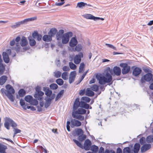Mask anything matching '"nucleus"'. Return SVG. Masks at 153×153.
Segmentation results:
<instances>
[{
	"instance_id": "41",
	"label": "nucleus",
	"mask_w": 153,
	"mask_h": 153,
	"mask_svg": "<svg viewBox=\"0 0 153 153\" xmlns=\"http://www.w3.org/2000/svg\"><path fill=\"white\" fill-rule=\"evenodd\" d=\"M69 66L70 68L72 70H74L76 68V66L72 62H69Z\"/></svg>"
},
{
	"instance_id": "28",
	"label": "nucleus",
	"mask_w": 153,
	"mask_h": 153,
	"mask_svg": "<svg viewBox=\"0 0 153 153\" xmlns=\"http://www.w3.org/2000/svg\"><path fill=\"white\" fill-rule=\"evenodd\" d=\"M57 32V30L55 28L51 29L50 31L48 32V34L51 36L52 37Z\"/></svg>"
},
{
	"instance_id": "48",
	"label": "nucleus",
	"mask_w": 153,
	"mask_h": 153,
	"mask_svg": "<svg viewBox=\"0 0 153 153\" xmlns=\"http://www.w3.org/2000/svg\"><path fill=\"white\" fill-rule=\"evenodd\" d=\"M105 45L107 46L108 47L110 48H111L114 50H117V48L115 46H114L113 45H112L109 44H107L106 43L105 44Z\"/></svg>"
},
{
	"instance_id": "58",
	"label": "nucleus",
	"mask_w": 153,
	"mask_h": 153,
	"mask_svg": "<svg viewBox=\"0 0 153 153\" xmlns=\"http://www.w3.org/2000/svg\"><path fill=\"white\" fill-rule=\"evenodd\" d=\"M75 79V78L69 77V82L71 84L73 82L74 80Z\"/></svg>"
},
{
	"instance_id": "10",
	"label": "nucleus",
	"mask_w": 153,
	"mask_h": 153,
	"mask_svg": "<svg viewBox=\"0 0 153 153\" xmlns=\"http://www.w3.org/2000/svg\"><path fill=\"white\" fill-rule=\"evenodd\" d=\"M91 141L88 139H86L84 142L83 149H84L86 151L89 150L91 147Z\"/></svg>"
},
{
	"instance_id": "30",
	"label": "nucleus",
	"mask_w": 153,
	"mask_h": 153,
	"mask_svg": "<svg viewBox=\"0 0 153 153\" xmlns=\"http://www.w3.org/2000/svg\"><path fill=\"white\" fill-rule=\"evenodd\" d=\"M23 24V23L22 21H21L20 22L16 23L15 25L11 26V27L13 29H15L19 27L21 25Z\"/></svg>"
},
{
	"instance_id": "51",
	"label": "nucleus",
	"mask_w": 153,
	"mask_h": 153,
	"mask_svg": "<svg viewBox=\"0 0 153 153\" xmlns=\"http://www.w3.org/2000/svg\"><path fill=\"white\" fill-rule=\"evenodd\" d=\"M61 73L59 71H57L55 73V76L56 78H59L60 77L61 75Z\"/></svg>"
},
{
	"instance_id": "54",
	"label": "nucleus",
	"mask_w": 153,
	"mask_h": 153,
	"mask_svg": "<svg viewBox=\"0 0 153 153\" xmlns=\"http://www.w3.org/2000/svg\"><path fill=\"white\" fill-rule=\"evenodd\" d=\"M61 1V2H57L56 3V5L57 6H61L64 3V0H60Z\"/></svg>"
},
{
	"instance_id": "36",
	"label": "nucleus",
	"mask_w": 153,
	"mask_h": 153,
	"mask_svg": "<svg viewBox=\"0 0 153 153\" xmlns=\"http://www.w3.org/2000/svg\"><path fill=\"white\" fill-rule=\"evenodd\" d=\"M153 136L150 135L148 136L146 138V141L148 143H151L153 140Z\"/></svg>"
},
{
	"instance_id": "45",
	"label": "nucleus",
	"mask_w": 153,
	"mask_h": 153,
	"mask_svg": "<svg viewBox=\"0 0 153 153\" xmlns=\"http://www.w3.org/2000/svg\"><path fill=\"white\" fill-rule=\"evenodd\" d=\"M79 140L80 141H82L86 138V136L83 134L79 136Z\"/></svg>"
},
{
	"instance_id": "61",
	"label": "nucleus",
	"mask_w": 153,
	"mask_h": 153,
	"mask_svg": "<svg viewBox=\"0 0 153 153\" xmlns=\"http://www.w3.org/2000/svg\"><path fill=\"white\" fill-rule=\"evenodd\" d=\"M85 76V74H83L82 75V76L81 79L79 80V82L77 83L76 84V85H78V84H79L82 81L83 79L84 78Z\"/></svg>"
},
{
	"instance_id": "62",
	"label": "nucleus",
	"mask_w": 153,
	"mask_h": 153,
	"mask_svg": "<svg viewBox=\"0 0 153 153\" xmlns=\"http://www.w3.org/2000/svg\"><path fill=\"white\" fill-rule=\"evenodd\" d=\"M38 96H42L44 94V93L42 91H39L37 92V94Z\"/></svg>"
},
{
	"instance_id": "15",
	"label": "nucleus",
	"mask_w": 153,
	"mask_h": 153,
	"mask_svg": "<svg viewBox=\"0 0 153 153\" xmlns=\"http://www.w3.org/2000/svg\"><path fill=\"white\" fill-rule=\"evenodd\" d=\"M142 71L141 69L139 67H136L133 70L132 74L135 76L139 75Z\"/></svg>"
},
{
	"instance_id": "29",
	"label": "nucleus",
	"mask_w": 153,
	"mask_h": 153,
	"mask_svg": "<svg viewBox=\"0 0 153 153\" xmlns=\"http://www.w3.org/2000/svg\"><path fill=\"white\" fill-rule=\"evenodd\" d=\"M20 103L21 106L25 110H26L27 107L28 105L25 104V102L24 100L22 99H21L20 100Z\"/></svg>"
},
{
	"instance_id": "46",
	"label": "nucleus",
	"mask_w": 153,
	"mask_h": 153,
	"mask_svg": "<svg viewBox=\"0 0 153 153\" xmlns=\"http://www.w3.org/2000/svg\"><path fill=\"white\" fill-rule=\"evenodd\" d=\"M76 132L79 136L83 134V133L82 130L80 128L78 129L76 131Z\"/></svg>"
},
{
	"instance_id": "38",
	"label": "nucleus",
	"mask_w": 153,
	"mask_h": 153,
	"mask_svg": "<svg viewBox=\"0 0 153 153\" xmlns=\"http://www.w3.org/2000/svg\"><path fill=\"white\" fill-rule=\"evenodd\" d=\"M73 140L78 146L83 149V146L81 143L75 139H73Z\"/></svg>"
},
{
	"instance_id": "19",
	"label": "nucleus",
	"mask_w": 153,
	"mask_h": 153,
	"mask_svg": "<svg viewBox=\"0 0 153 153\" xmlns=\"http://www.w3.org/2000/svg\"><path fill=\"white\" fill-rule=\"evenodd\" d=\"M79 114H75V113L74 112L72 113V116L73 118L78 119L81 121L83 120L84 119V117Z\"/></svg>"
},
{
	"instance_id": "14",
	"label": "nucleus",
	"mask_w": 153,
	"mask_h": 153,
	"mask_svg": "<svg viewBox=\"0 0 153 153\" xmlns=\"http://www.w3.org/2000/svg\"><path fill=\"white\" fill-rule=\"evenodd\" d=\"M113 71L114 75L117 76H119L121 74V69L118 66H114L113 69Z\"/></svg>"
},
{
	"instance_id": "11",
	"label": "nucleus",
	"mask_w": 153,
	"mask_h": 153,
	"mask_svg": "<svg viewBox=\"0 0 153 153\" xmlns=\"http://www.w3.org/2000/svg\"><path fill=\"white\" fill-rule=\"evenodd\" d=\"M70 126L72 128L74 126H79L81 125V123L80 121L74 119L72 120Z\"/></svg>"
},
{
	"instance_id": "7",
	"label": "nucleus",
	"mask_w": 153,
	"mask_h": 153,
	"mask_svg": "<svg viewBox=\"0 0 153 153\" xmlns=\"http://www.w3.org/2000/svg\"><path fill=\"white\" fill-rule=\"evenodd\" d=\"M120 66L123 68L122 70V72L123 74H127L130 71V67L126 63H120Z\"/></svg>"
},
{
	"instance_id": "52",
	"label": "nucleus",
	"mask_w": 153,
	"mask_h": 153,
	"mask_svg": "<svg viewBox=\"0 0 153 153\" xmlns=\"http://www.w3.org/2000/svg\"><path fill=\"white\" fill-rule=\"evenodd\" d=\"M73 36V33L71 32H68V42L69 38Z\"/></svg>"
},
{
	"instance_id": "13",
	"label": "nucleus",
	"mask_w": 153,
	"mask_h": 153,
	"mask_svg": "<svg viewBox=\"0 0 153 153\" xmlns=\"http://www.w3.org/2000/svg\"><path fill=\"white\" fill-rule=\"evenodd\" d=\"M55 97V95L53 94L51 95V98H48L47 99L45 104V108H47L50 106L52 100Z\"/></svg>"
},
{
	"instance_id": "35",
	"label": "nucleus",
	"mask_w": 153,
	"mask_h": 153,
	"mask_svg": "<svg viewBox=\"0 0 153 153\" xmlns=\"http://www.w3.org/2000/svg\"><path fill=\"white\" fill-rule=\"evenodd\" d=\"M85 67V65L83 62H82L80 63L79 70V73H81L82 72Z\"/></svg>"
},
{
	"instance_id": "2",
	"label": "nucleus",
	"mask_w": 153,
	"mask_h": 153,
	"mask_svg": "<svg viewBox=\"0 0 153 153\" xmlns=\"http://www.w3.org/2000/svg\"><path fill=\"white\" fill-rule=\"evenodd\" d=\"M63 30H59L57 33L56 36V39L58 40H62V42L63 44L67 43V33L64 34Z\"/></svg>"
},
{
	"instance_id": "40",
	"label": "nucleus",
	"mask_w": 153,
	"mask_h": 153,
	"mask_svg": "<svg viewBox=\"0 0 153 153\" xmlns=\"http://www.w3.org/2000/svg\"><path fill=\"white\" fill-rule=\"evenodd\" d=\"M5 67L3 64H0V74H3L5 70Z\"/></svg>"
},
{
	"instance_id": "44",
	"label": "nucleus",
	"mask_w": 153,
	"mask_h": 153,
	"mask_svg": "<svg viewBox=\"0 0 153 153\" xmlns=\"http://www.w3.org/2000/svg\"><path fill=\"white\" fill-rule=\"evenodd\" d=\"M56 83L59 85H61L63 84L64 82L62 79H58L56 80Z\"/></svg>"
},
{
	"instance_id": "57",
	"label": "nucleus",
	"mask_w": 153,
	"mask_h": 153,
	"mask_svg": "<svg viewBox=\"0 0 153 153\" xmlns=\"http://www.w3.org/2000/svg\"><path fill=\"white\" fill-rule=\"evenodd\" d=\"M15 131H14V136H15V135L18 133H19L21 132V131L20 129H19L17 128H15Z\"/></svg>"
},
{
	"instance_id": "60",
	"label": "nucleus",
	"mask_w": 153,
	"mask_h": 153,
	"mask_svg": "<svg viewBox=\"0 0 153 153\" xmlns=\"http://www.w3.org/2000/svg\"><path fill=\"white\" fill-rule=\"evenodd\" d=\"M15 44V39H13L10 42V45L11 46H14Z\"/></svg>"
},
{
	"instance_id": "22",
	"label": "nucleus",
	"mask_w": 153,
	"mask_h": 153,
	"mask_svg": "<svg viewBox=\"0 0 153 153\" xmlns=\"http://www.w3.org/2000/svg\"><path fill=\"white\" fill-rule=\"evenodd\" d=\"M92 6L90 4H87L86 3H85L83 2H78L77 4L76 7H78L79 8H82L84 7H91Z\"/></svg>"
},
{
	"instance_id": "59",
	"label": "nucleus",
	"mask_w": 153,
	"mask_h": 153,
	"mask_svg": "<svg viewBox=\"0 0 153 153\" xmlns=\"http://www.w3.org/2000/svg\"><path fill=\"white\" fill-rule=\"evenodd\" d=\"M104 148L102 147H100L99 151V153H104Z\"/></svg>"
},
{
	"instance_id": "27",
	"label": "nucleus",
	"mask_w": 153,
	"mask_h": 153,
	"mask_svg": "<svg viewBox=\"0 0 153 153\" xmlns=\"http://www.w3.org/2000/svg\"><path fill=\"white\" fill-rule=\"evenodd\" d=\"M86 95L88 96L92 97L94 95V92L90 90L89 88H87L86 92Z\"/></svg>"
},
{
	"instance_id": "63",
	"label": "nucleus",
	"mask_w": 153,
	"mask_h": 153,
	"mask_svg": "<svg viewBox=\"0 0 153 153\" xmlns=\"http://www.w3.org/2000/svg\"><path fill=\"white\" fill-rule=\"evenodd\" d=\"M36 37L37 38V40L38 41H40L42 39V36L41 34H39Z\"/></svg>"
},
{
	"instance_id": "21",
	"label": "nucleus",
	"mask_w": 153,
	"mask_h": 153,
	"mask_svg": "<svg viewBox=\"0 0 153 153\" xmlns=\"http://www.w3.org/2000/svg\"><path fill=\"white\" fill-rule=\"evenodd\" d=\"M73 112H74L75 114H83L86 113V110L82 108H79L77 110H75Z\"/></svg>"
},
{
	"instance_id": "53",
	"label": "nucleus",
	"mask_w": 153,
	"mask_h": 153,
	"mask_svg": "<svg viewBox=\"0 0 153 153\" xmlns=\"http://www.w3.org/2000/svg\"><path fill=\"white\" fill-rule=\"evenodd\" d=\"M39 35L38 32L37 31H34L32 34L33 37L35 39L37 36Z\"/></svg>"
},
{
	"instance_id": "55",
	"label": "nucleus",
	"mask_w": 153,
	"mask_h": 153,
	"mask_svg": "<svg viewBox=\"0 0 153 153\" xmlns=\"http://www.w3.org/2000/svg\"><path fill=\"white\" fill-rule=\"evenodd\" d=\"M67 76V72H64L62 74V78L64 79H66Z\"/></svg>"
},
{
	"instance_id": "12",
	"label": "nucleus",
	"mask_w": 153,
	"mask_h": 153,
	"mask_svg": "<svg viewBox=\"0 0 153 153\" xmlns=\"http://www.w3.org/2000/svg\"><path fill=\"white\" fill-rule=\"evenodd\" d=\"M77 43L78 41L76 36H75V37L71 38L69 42V45L71 47L74 48L77 45Z\"/></svg>"
},
{
	"instance_id": "20",
	"label": "nucleus",
	"mask_w": 153,
	"mask_h": 153,
	"mask_svg": "<svg viewBox=\"0 0 153 153\" xmlns=\"http://www.w3.org/2000/svg\"><path fill=\"white\" fill-rule=\"evenodd\" d=\"M28 44V42L26 37L23 36L21 39L20 42L21 45L22 47H25L27 46Z\"/></svg>"
},
{
	"instance_id": "43",
	"label": "nucleus",
	"mask_w": 153,
	"mask_h": 153,
	"mask_svg": "<svg viewBox=\"0 0 153 153\" xmlns=\"http://www.w3.org/2000/svg\"><path fill=\"white\" fill-rule=\"evenodd\" d=\"M50 87L51 89L55 90L56 89L58 88V86L56 84L53 83L50 85Z\"/></svg>"
},
{
	"instance_id": "1",
	"label": "nucleus",
	"mask_w": 153,
	"mask_h": 153,
	"mask_svg": "<svg viewBox=\"0 0 153 153\" xmlns=\"http://www.w3.org/2000/svg\"><path fill=\"white\" fill-rule=\"evenodd\" d=\"M96 77L99 81V83L101 85H104L106 83L110 82L112 79V76L108 72L106 73L105 76L97 75Z\"/></svg>"
},
{
	"instance_id": "39",
	"label": "nucleus",
	"mask_w": 153,
	"mask_h": 153,
	"mask_svg": "<svg viewBox=\"0 0 153 153\" xmlns=\"http://www.w3.org/2000/svg\"><path fill=\"white\" fill-rule=\"evenodd\" d=\"M6 148V146L0 144V152H5Z\"/></svg>"
},
{
	"instance_id": "49",
	"label": "nucleus",
	"mask_w": 153,
	"mask_h": 153,
	"mask_svg": "<svg viewBox=\"0 0 153 153\" xmlns=\"http://www.w3.org/2000/svg\"><path fill=\"white\" fill-rule=\"evenodd\" d=\"M140 142L141 145L143 144L146 142V139L144 137H141L140 140Z\"/></svg>"
},
{
	"instance_id": "31",
	"label": "nucleus",
	"mask_w": 153,
	"mask_h": 153,
	"mask_svg": "<svg viewBox=\"0 0 153 153\" xmlns=\"http://www.w3.org/2000/svg\"><path fill=\"white\" fill-rule=\"evenodd\" d=\"M20 97H23L26 94V91L23 89H21L18 91Z\"/></svg>"
},
{
	"instance_id": "33",
	"label": "nucleus",
	"mask_w": 153,
	"mask_h": 153,
	"mask_svg": "<svg viewBox=\"0 0 153 153\" xmlns=\"http://www.w3.org/2000/svg\"><path fill=\"white\" fill-rule=\"evenodd\" d=\"M91 150L94 153H97L98 150V147L95 145H93L91 147Z\"/></svg>"
},
{
	"instance_id": "47",
	"label": "nucleus",
	"mask_w": 153,
	"mask_h": 153,
	"mask_svg": "<svg viewBox=\"0 0 153 153\" xmlns=\"http://www.w3.org/2000/svg\"><path fill=\"white\" fill-rule=\"evenodd\" d=\"M82 99L88 103L91 100V99L87 97H82Z\"/></svg>"
},
{
	"instance_id": "9",
	"label": "nucleus",
	"mask_w": 153,
	"mask_h": 153,
	"mask_svg": "<svg viewBox=\"0 0 153 153\" xmlns=\"http://www.w3.org/2000/svg\"><path fill=\"white\" fill-rule=\"evenodd\" d=\"M83 57V54L82 52H79L78 54L76 55L74 58V62L76 64H79L81 61V58Z\"/></svg>"
},
{
	"instance_id": "64",
	"label": "nucleus",
	"mask_w": 153,
	"mask_h": 153,
	"mask_svg": "<svg viewBox=\"0 0 153 153\" xmlns=\"http://www.w3.org/2000/svg\"><path fill=\"white\" fill-rule=\"evenodd\" d=\"M116 153H122V149L118 147L117 148Z\"/></svg>"
},
{
	"instance_id": "37",
	"label": "nucleus",
	"mask_w": 153,
	"mask_h": 153,
	"mask_svg": "<svg viewBox=\"0 0 153 153\" xmlns=\"http://www.w3.org/2000/svg\"><path fill=\"white\" fill-rule=\"evenodd\" d=\"M123 153H132L129 147L125 148L123 150Z\"/></svg>"
},
{
	"instance_id": "25",
	"label": "nucleus",
	"mask_w": 153,
	"mask_h": 153,
	"mask_svg": "<svg viewBox=\"0 0 153 153\" xmlns=\"http://www.w3.org/2000/svg\"><path fill=\"white\" fill-rule=\"evenodd\" d=\"M43 90L45 91V94L48 96L50 97L52 94V91L46 87L44 88Z\"/></svg>"
},
{
	"instance_id": "23",
	"label": "nucleus",
	"mask_w": 153,
	"mask_h": 153,
	"mask_svg": "<svg viewBox=\"0 0 153 153\" xmlns=\"http://www.w3.org/2000/svg\"><path fill=\"white\" fill-rule=\"evenodd\" d=\"M52 37L49 35H45L42 38L43 40L44 41L47 42H50L52 40Z\"/></svg>"
},
{
	"instance_id": "17",
	"label": "nucleus",
	"mask_w": 153,
	"mask_h": 153,
	"mask_svg": "<svg viewBox=\"0 0 153 153\" xmlns=\"http://www.w3.org/2000/svg\"><path fill=\"white\" fill-rule=\"evenodd\" d=\"M83 16L84 18L87 19H90L94 20L96 21L97 19H98L97 17L94 16L90 14H86L82 15Z\"/></svg>"
},
{
	"instance_id": "56",
	"label": "nucleus",
	"mask_w": 153,
	"mask_h": 153,
	"mask_svg": "<svg viewBox=\"0 0 153 153\" xmlns=\"http://www.w3.org/2000/svg\"><path fill=\"white\" fill-rule=\"evenodd\" d=\"M86 104V103L83 102V101H80V107L82 108H83L84 107L85 104Z\"/></svg>"
},
{
	"instance_id": "32",
	"label": "nucleus",
	"mask_w": 153,
	"mask_h": 153,
	"mask_svg": "<svg viewBox=\"0 0 153 153\" xmlns=\"http://www.w3.org/2000/svg\"><path fill=\"white\" fill-rule=\"evenodd\" d=\"M82 48V46L80 44H78L75 46V47L74 49V48H73L74 51H81Z\"/></svg>"
},
{
	"instance_id": "3",
	"label": "nucleus",
	"mask_w": 153,
	"mask_h": 153,
	"mask_svg": "<svg viewBox=\"0 0 153 153\" xmlns=\"http://www.w3.org/2000/svg\"><path fill=\"white\" fill-rule=\"evenodd\" d=\"M6 88L7 90V93L6 94L7 96L12 102L14 101V98L13 94L15 93V90L13 87L9 84L6 85Z\"/></svg>"
},
{
	"instance_id": "26",
	"label": "nucleus",
	"mask_w": 153,
	"mask_h": 153,
	"mask_svg": "<svg viewBox=\"0 0 153 153\" xmlns=\"http://www.w3.org/2000/svg\"><path fill=\"white\" fill-rule=\"evenodd\" d=\"M140 145L139 143H136L134 144L133 152L134 153H138L139 150Z\"/></svg>"
},
{
	"instance_id": "6",
	"label": "nucleus",
	"mask_w": 153,
	"mask_h": 153,
	"mask_svg": "<svg viewBox=\"0 0 153 153\" xmlns=\"http://www.w3.org/2000/svg\"><path fill=\"white\" fill-rule=\"evenodd\" d=\"M25 100L26 102L33 105H37L38 104V101L36 99H33V97L30 95L26 96Z\"/></svg>"
},
{
	"instance_id": "18",
	"label": "nucleus",
	"mask_w": 153,
	"mask_h": 153,
	"mask_svg": "<svg viewBox=\"0 0 153 153\" xmlns=\"http://www.w3.org/2000/svg\"><path fill=\"white\" fill-rule=\"evenodd\" d=\"M151 147V145L150 144H144L141 148V151L142 153L144 152L149 150Z\"/></svg>"
},
{
	"instance_id": "4",
	"label": "nucleus",
	"mask_w": 153,
	"mask_h": 153,
	"mask_svg": "<svg viewBox=\"0 0 153 153\" xmlns=\"http://www.w3.org/2000/svg\"><path fill=\"white\" fill-rule=\"evenodd\" d=\"M10 125L12 127H16L17 126L12 119L8 118H6L4 123L5 127L7 129H9Z\"/></svg>"
},
{
	"instance_id": "42",
	"label": "nucleus",
	"mask_w": 153,
	"mask_h": 153,
	"mask_svg": "<svg viewBox=\"0 0 153 153\" xmlns=\"http://www.w3.org/2000/svg\"><path fill=\"white\" fill-rule=\"evenodd\" d=\"M29 44L30 46H34L36 44V41L34 39H29Z\"/></svg>"
},
{
	"instance_id": "5",
	"label": "nucleus",
	"mask_w": 153,
	"mask_h": 153,
	"mask_svg": "<svg viewBox=\"0 0 153 153\" xmlns=\"http://www.w3.org/2000/svg\"><path fill=\"white\" fill-rule=\"evenodd\" d=\"M11 53V51L10 49H7L6 50V52H3L2 53V56L3 60L5 62L8 63L9 62L10 59L9 55H10Z\"/></svg>"
},
{
	"instance_id": "50",
	"label": "nucleus",
	"mask_w": 153,
	"mask_h": 153,
	"mask_svg": "<svg viewBox=\"0 0 153 153\" xmlns=\"http://www.w3.org/2000/svg\"><path fill=\"white\" fill-rule=\"evenodd\" d=\"M76 75V72L75 71H72L70 74V77L75 78Z\"/></svg>"
},
{
	"instance_id": "34",
	"label": "nucleus",
	"mask_w": 153,
	"mask_h": 153,
	"mask_svg": "<svg viewBox=\"0 0 153 153\" xmlns=\"http://www.w3.org/2000/svg\"><path fill=\"white\" fill-rule=\"evenodd\" d=\"M90 87L92 90L95 91H97L99 90V87L97 85H92Z\"/></svg>"
},
{
	"instance_id": "24",
	"label": "nucleus",
	"mask_w": 153,
	"mask_h": 153,
	"mask_svg": "<svg viewBox=\"0 0 153 153\" xmlns=\"http://www.w3.org/2000/svg\"><path fill=\"white\" fill-rule=\"evenodd\" d=\"M7 79V77L3 75L0 77V85H2L6 82Z\"/></svg>"
},
{
	"instance_id": "8",
	"label": "nucleus",
	"mask_w": 153,
	"mask_h": 153,
	"mask_svg": "<svg viewBox=\"0 0 153 153\" xmlns=\"http://www.w3.org/2000/svg\"><path fill=\"white\" fill-rule=\"evenodd\" d=\"M153 75L151 73H148L144 75V79L142 77L141 79V82L143 83L145 82V81L147 82L150 81L152 79Z\"/></svg>"
},
{
	"instance_id": "16",
	"label": "nucleus",
	"mask_w": 153,
	"mask_h": 153,
	"mask_svg": "<svg viewBox=\"0 0 153 153\" xmlns=\"http://www.w3.org/2000/svg\"><path fill=\"white\" fill-rule=\"evenodd\" d=\"M80 107V102L79 98H77L75 100L73 105V109L74 111L76 110L77 108Z\"/></svg>"
}]
</instances>
